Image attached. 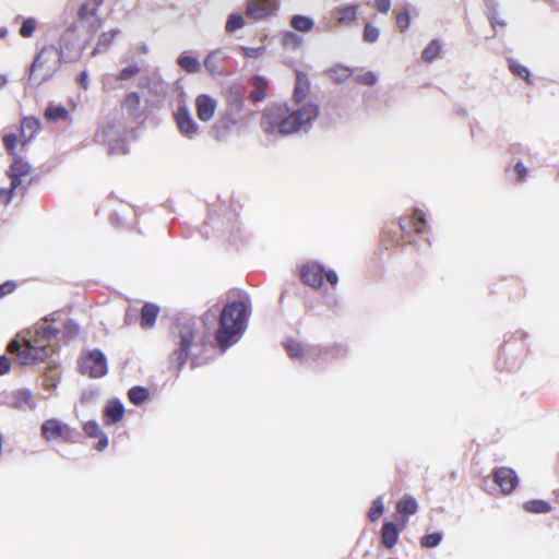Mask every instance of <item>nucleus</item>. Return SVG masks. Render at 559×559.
Returning <instances> with one entry per match:
<instances>
[{
	"label": "nucleus",
	"instance_id": "69168bd1",
	"mask_svg": "<svg viewBox=\"0 0 559 559\" xmlns=\"http://www.w3.org/2000/svg\"><path fill=\"white\" fill-rule=\"evenodd\" d=\"M76 82L82 86V88L87 90L88 88V72L86 70L82 71Z\"/></svg>",
	"mask_w": 559,
	"mask_h": 559
},
{
	"label": "nucleus",
	"instance_id": "4d7b16f0",
	"mask_svg": "<svg viewBox=\"0 0 559 559\" xmlns=\"http://www.w3.org/2000/svg\"><path fill=\"white\" fill-rule=\"evenodd\" d=\"M227 126H229L231 129L241 120V116L238 114H234L230 110H227L223 117H221Z\"/></svg>",
	"mask_w": 559,
	"mask_h": 559
},
{
	"label": "nucleus",
	"instance_id": "e2e57ef3",
	"mask_svg": "<svg viewBox=\"0 0 559 559\" xmlns=\"http://www.w3.org/2000/svg\"><path fill=\"white\" fill-rule=\"evenodd\" d=\"M107 447H108V437L105 432H103L98 437V442L96 443L95 449L97 451H104Z\"/></svg>",
	"mask_w": 559,
	"mask_h": 559
},
{
	"label": "nucleus",
	"instance_id": "cd10ccee",
	"mask_svg": "<svg viewBox=\"0 0 559 559\" xmlns=\"http://www.w3.org/2000/svg\"><path fill=\"white\" fill-rule=\"evenodd\" d=\"M150 395L148 389L145 386L136 385L128 391L130 402L136 406L143 404Z\"/></svg>",
	"mask_w": 559,
	"mask_h": 559
},
{
	"label": "nucleus",
	"instance_id": "4468645a",
	"mask_svg": "<svg viewBox=\"0 0 559 559\" xmlns=\"http://www.w3.org/2000/svg\"><path fill=\"white\" fill-rule=\"evenodd\" d=\"M9 405L19 411H34L37 406L36 399L28 389H20L11 394Z\"/></svg>",
	"mask_w": 559,
	"mask_h": 559
},
{
	"label": "nucleus",
	"instance_id": "a878e982",
	"mask_svg": "<svg viewBox=\"0 0 559 559\" xmlns=\"http://www.w3.org/2000/svg\"><path fill=\"white\" fill-rule=\"evenodd\" d=\"M290 25L298 32L307 33L313 28L314 21L310 16L296 14L292 16Z\"/></svg>",
	"mask_w": 559,
	"mask_h": 559
},
{
	"label": "nucleus",
	"instance_id": "ddd939ff",
	"mask_svg": "<svg viewBox=\"0 0 559 559\" xmlns=\"http://www.w3.org/2000/svg\"><path fill=\"white\" fill-rule=\"evenodd\" d=\"M324 267L317 262H308L300 270V277L302 282L314 288L319 289L323 285Z\"/></svg>",
	"mask_w": 559,
	"mask_h": 559
},
{
	"label": "nucleus",
	"instance_id": "7ed1b4c3",
	"mask_svg": "<svg viewBox=\"0 0 559 559\" xmlns=\"http://www.w3.org/2000/svg\"><path fill=\"white\" fill-rule=\"evenodd\" d=\"M171 334L177 347L171 354L170 366L180 370L188 358L195 364L198 357L192 349L197 348L201 342L195 319L188 316L178 317L171 329Z\"/></svg>",
	"mask_w": 559,
	"mask_h": 559
},
{
	"label": "nucleus",
	"instance_id": "c03bdc74",
	"mask_svg": "<svg viewBox=\"0 0 559 559\" xmlns=\"http://www.w3.org/2000/svg\"><path fill=\"white\" fill-rule=\"evenodd\" d=\"M243 108V99L238 93H231L228 97V110L233 111L234 114H241V110Z\"/></svg>",
	"mask_w": 559,
	"mask_h": 559
},
{
	"label": "nucleus",
	"instance_id": "2eb2a0df",
	"mask_svg": "<svg viewBox=\"0 0 559 559\" xmlns=\"http://www.w3.org/2000/svg\"><path fill=\"white\" fill-rule=\"evenodd\" d=\"M216 100L207 94H201L195 99L197 115L201 121H210L216 110Z\"/></svg>",
	"mask_w": 559,
	"mask_h": 559
},
{
	"label": "nucleus",
	"instance_id": "3c124183",
	"mask_svg": "<svg viewBox=\"0 0 559 559\" xmlns=\"http://www.w3.org/2000/svg\"><path fill=\"white\" fill-rule=\"evenodd\" d=\"M8 176L11 178V188L9 189V191H4L8 194L7 203L11 201L13 192L17 190L22 185L21 176H17L10 171H8Z\"/></svg>",
	"mask_w": 559,
	"mask_h": 559
},
{
	"label": "nucleus",
	"instance_id": "393cba45",
	"mask_svg": "<svg viewBox=\"0 0 559 559\" xmlns=\"http://www.w3.org/2000/svg\"><path fill=\"white\" fill-rule=\"evenodd\" d=\"M177 63L188 73H197L201 70V63L198 58L187 55L186 52L178 57Z\"/></svg>",
	"mask_w": 559,
	"mask_h": 559
},
{
	"label": "nucleus",
	"instance_id": "ea45409f",
	"mask_svg": "<svg viewBox=\"0 0 559 559\" xmlns=\"http://www.w3.org/2000/svg\"><path fill=\"white\" fill-rule=\"evenodd\" d=\"M380 31L371 23H366L362 32V38L368 44H373L379 39Z\"/></svg>",
	"mask_w": 559,
	"mask_h": 559
},
{
	"label": "nucleus",
	"instance_id": "b1692460",
	"mask_svg": "<svg viewBox=\"0 0 559 559\" xmlns=\"http://www.w3.org/2000/svg\"><path fill=\"white\" fill-rule=\"evenodd\" d=\"M159 308L154 304H145L141 310V326L143 329L152 328L155 324Z\"/></svg>",
	"mask_w": 559,
	"mask_h": 559
},
{
	"label": "nucleus",
	"instance_id": "13d9d810",
	"mask_svg": "<svg viewBox=\"0 0 559 559\" xmlns=\"http://www.w3.org/2000/svg\"><path fill=\"white\" fill-rule=\"evenodd\" d=\"M16 141H17V138L15 134L13 133H9V134H5L3 136V143H4V146L5 148L8 150V152L11 154V155H15L14 154V148H15V144H16Z\"/></svg>",
	"mask_w": 559,
	"mask_h": 559
},
{
	"label": "nucleus",
	"instance_id": "c756f323",
	"mask_svg": "<svg viewBox=\"0 0 559 559\" xmlns=\"http://www.w3.org/2000/svg\"><path fill=\"white\" fill-rule=\"evenodd\" d=\"M31 169L32 167L27 162H25L21 156L14 155L13 163L10 166L9 171L17 176L24 177L29 175Z\"/></svg>",
	"mask_w": 559,
	"mask_h": 559
},
{
	"label": "nucleus",
	"instance_id": "4be33fe9",
	"mask_svg": "<svg viewBox=\"0 0 559 559\" xmlns=\"http://www.w3.org/2000/svg\"><path fill=\"white\" fill-rule=\"evenodd\" d=\"M40 129L39 120L35 118H25L21 123L22 144L26 145L38 133Z\"/></svg>",
	"mask_w": 559,
	"mask_h": 559
},
{
	"label": "nucleus",
	"instance_id": "f257e3e1",
	"mask_svg": "<svg viewBox=\"0 0 559 559\" xmlns=\"http://www.w3.org/2000/svg\"><path fill=\"white\" fill-rule=\"evenodd\" d=\"M308 92L309 81L307 75L297 72L294 88L296 108L290 109L286 104L267 107L261 118L262 130L271 135H288L299 131L308 132L320 112L318 104L305 102Z\"/></svg>",
	"mask_w": 559,
	"mask_h": 559
},
{
	"label": "nucleus",
	"instance_id": "412c9836",
	"mask_svg": "<svg viewBox=\"0 0 559 559\" xmlns=\"http://www.w3.org/2000/svg\"><path fill=\"white\" fill-rule=\"evenodd\" d=\"M124 414L123 404L119 400L109 401L104 409V418L107 425L120 421Z\"/></svg>",
	"mask_w": 559,
	"mask_h": 559
},
{
	"label": "nucleus",
	"instance_id": "6e6552de",
	"mask_svg": "<svg viewBox=\"0 0 559 559\" xmlns=\"http://www.w3.org/2000/svg\"><path fill=\"white\" fill-rule=\"evenodd\" d=\"M180 134L189 140H194L201 134V128L194 120L186 105H181L174 114Z\"/></svg>",
	"mask_w": 559,
	"mask_h": 559
},
{
	"label": "nucleus",
	"instance_id": "bb28decb",
	"mask_svg": "<svg viewBox=\"0 0 559 559\" xmlns=\"http://www.w3.org/2000/svg\"><path fill=\"white\" fill-rule=\"evenodd\" d=\"M69 116V111L66 107L61 105L50 104L45 110V118L49 121H58L67 119Z\"/></svg>",
	"mask_w": 559,
	"mask_h": 559
},
{
	"label": "nucleus",
	"instance_id": "f704fd0d",
	"mask_svg": "<svg viewBox=\"0 0 559 559\" xmlns=\"http://www.w3.org/2000/svg\"><path fill=\"white\" fill-rule=\"evenodd\" d=\"M350 70L343 66H336L329 70V76L336 83H343L350 76Z\"/></svg>",
	"mask_w": 559,
	"mask_h": 559
},
{
	"label": "nucleus",
	"instance_id": "c9c22d12",
	"mask_svg": "<svg viewBox=\"0 0 559 559\" xmlns=\"http://www.w3.org/2000/svg\"><path fill=\"white\" fill-rule=\"evenodd\" d=\"M140 96L138 93L135 92H132V93H129L126 98H124V102H123V106L127 108V110L132 115V116H136L138 112H139V108H140Z\"/></svg>",
	"mask_w": 559,
	"mask_h": 559
},
{
	"label": "nucleus",
	"instance_id": "5701e85b",
	"mask_svg": "<svg viewBox=\"0 0 559 559\" xmlns=\"http://www.w3.org/2000/svg\"><path fill=\"white\" fill-rule=\"evenodd\" d=\"M253 90L250 92V99L254 103H260L266 97L267 81L262 75H254L252 78Z\"/></svg>",
	"mask_w": 559,
	"mask_h": 559
},
{
	"label": "nucleus",
	"instance_id": "0e129e2a",
	"mask_svg": "<svg viewBox=\"0 0 559 559\" xmlns=\"http://www.w3.org/2000/svg\"><path fill=\"white\" fill-rule=\"evenodd\" d=\"M323 276H325L326 281L332 285L335 286L338 283V276L336 272L333 270L325 271L323 273Z\"/></svg>",
	"mask_w": 559,
	"mask_h": 559
},
{
	"label": "nucleus",
	"instance_id": "dca6fc26",
	"mask_svg": "<svg viewBox=\"0 0 559 559\" xmlns=\"http://www.w3.org/2000/svg\"><path fill=\"white\" fill-rule=\"evenodd\" d=\"M493 480L500 489H515L519 485L516 473L509 467H498L493 471Z\"/></svg>",
	"mask_w": 559,
	"mask_h": 559
},
{
	"label": "nucleus",
	"instance_id": "9b49d317",
	"mask_svg": "<svg viewBox=\"0 0 559 559\" xmlns=\"http://www.w3.org/2000/svg\"><path fill=\"white\" fill-rule=\"evenodd\" d=\"M280 0H248L246 3L247 16L254 20H262L277 10Z\"/></svg>",
	"mask_w": 559,
	"mask_h": 559
},
{
	"label": "nucleus",
	"instance_id": "49530a36",
	"mask_svg": "<svg viewBox=\"0 0 559 559\" xmlns=\"http://www.w3.org/2000/svg\"><path fill=\"white\" fill-rule=\"evenodd\" d=\"M485 1V4H486V8L488 10V19L490 21V24L492 26V28H495L496 24H500V25H506L504 22H499L497 19H496V10H497V7H498V2L497 0H484Z\"/></svg>",
	"mask_w": 559,
	"mask_h": 559
},
{
	"label": "nucleus",
	"instance_id": "f8f14e48",
	"mask_svg": "<svg viewBox=\"0 0 559 559\" xmlns=\"http://www.w3.org/2000/svg\"><path fill=\"white\" fill-rule=\"evenodd\" d=\"M229 59L225 49H215L204 59V67L213 76L226 74V62Z\"/></svg>",
	"mask_w": 559,
	"mask_h": 559
},
{
	"label": "nucleus",
	"instance_id": "a18cd8bd",
	"mask_svg": "<svg viewBox=\"0 0 559 559\" xmlns=\"http://www.w3.org/2000/svg\"><path fill=\"white\" fill-rule=\"evenodd\" d=\"M35 28L36 20L34 17H27L22 22L20 35L24 38H29L33 36Z\"/></svg>",
	"mask_w": 559,
	"mask_h": 559
},
{
	"label": "nucleus",
	"instance_id": "bf43d9fd",
	"mask_svg": "<svg viewBox=\"0 0 559 559\" xmlns=\"http://www.w3.org/2000/svg\"><path fill=\"white\" fill-rule=\"evenodd\" d=\"M66 335L69 337H73L79 334L80 326L73 320H68L64 324Z\"/></svg>",
	"mask_w": 559,
	"mask_h": 559
},
{
	"label": "nucleus",
	"instance_id": "39448f33",
	"mask_svg": "<svg viewBox=\"0 0 559 559\" xmlns=\"http://www.w3.org/2000/svg\"><path fill=\"white\" fill-rule=\"evenodd\" d=\"M9 352L16 355V358L22 365H32L37 361H43L49 356V348L46 344H40L37 341L24 340L19 342L12 340L8 345Z\"/></svg>",
	"mask_w": 559,
	"mask_h": 559
},
{
	"label": "nucleus",
	"instance_id": "c85d7f7f",
	"mask_svg": "<svg viewBox=\"0 0 559 559\" xmlns=\"http://www.w3.org/2000/svg\"><path fill=\"white\" fill-rule=\"evenodd\" d=\"M418 506L414 498L406 497L400 500L396 504L397 513L404 515L405 518L415 514L417 512Z\"/></svg>",
	"mask_w": 559,
	"mask_h": 559
},
{
	"label": "nucleus",
	"instance_id": "79ce46f5",
	"mask_svg": "<svg viewBox=\"0 0 559 559\" xmlns=\"http://www.w3.org/2000/svg\"><path fill=\"white\" fill-rule=\"evenodd\" d=\"M288 356L293 359L301 358L304 355V348L300 343L295 341H288L284 344Z\"/></svg>",
	"mask_w": 559,
	"mask_h": 559
},
{
	"label": "nucleus",
	"instance_id": "864d4df0",
	"mask_svg": "<svg viewBox=\"0 0 559 559\" xmlns=\"http://www.w3.org/2000/svg\"><path fill=\"white\" fill-rule=\"evenodd\" d=\"M84 432L90 438H98L103 433V431L100 430L98 424L96 421H94V420L87 421L84 425Z\"/></svg>",
	"mask_w": 559,
	"mask_h": 559
},
{
	"label": "nucleus",
	"instance_id": "09e8293b",
	"mask_svg": "<svg viewBox=\"0 0 559 559\" xmlns=\"http://www.w3.org/2000/svg\"><path fill=\"white\" fill-rule=\"evenodd\" d=\"M139 73H140V67L138 64H131L129 67L123 68L119 72L117 80L128 81V80L133 79Z\"/></svg>",
	"mask_w": 559,
	"mask_h": 559
},
{
	"label": "nucleus",
	"instance_id": "603ef678",
	"mask_svg": "<svg viewBox=\"0 0 559 559\" xmlns=\"http://www.w3.org/2000/svg\"><path fill=\"white\" fill-rule=\"evenodd\" d=\"M509 176L512 174L515 176L516 181H523L527 175V168L522 162H518L512 170H508Z\"/></svg>",
	"mask_w": 559,
	"mask_h": 559
},
{
	"label": "nucleus",
	"instance_id": "5fc2aeb1",
	"mask_svg": "<svg viewBox=\"0 0 559 559\" xmlns=\"http://www.w3.org/2000/svg\"><path fill=\"white\" fill-rule=\"evenodd\" d=\"M409 23L411 17L407 10H404L396 15V25L402 32L408 28Z\"/></svg>",
	"mask_w": 559,
	"mask_h": 559
},
{
	"label": "nucleus",
	"instance_id": "8fccbe9b",
	"mask_svg": "<svg viewBox=\"0 0 559 559\" xmlns=\"http://www.w3.org/2000/svg\"><path fill=\"white\" fill-rule=\"evenodd\" d=\"M301 44V38L294 32H287L283 36V45L288 48H297Z\"/></svg>",
	"mask_w": 559,
	"mask_h": 559
},
{
	"label": "nucleus",
	"instance_id": "9d476101",
	"mask_svg": "<svg viewBox=\"0 0 559 559\" xmlns=\"http://www.w3.org/2000/svg\"><path fill=\"white\" fill-rule=\"evenodd\" d=\"M76 432L62 421L51 418L41 425V436L45 440L69 441Z\"/></svg>",
	"mask_w": 559,
	"mask_h": 559
},
{
	"label": "nucleus",
	"instance_id": "e433bc0d",
	"mask_svg": "<svg viewBox=\"0 0 559 559\" xmlns=\"http://www.w3.org/2000/svg\"><path fill=\"white\" fill-rule=\"evenodd\" d=\"M245 26V20L243 17L238 13H231L227 17V22L225 25V29L227 33H234L237 29H240Z\"/></svg>",
	"mask_w": 559,
	"mask_h": 559
},
{
	"label": "nucleus",
	"instance_id": "680f3d73",
	"mask_svg": "<svg viewBox=\"0 0 559 559\" xmlns=\"http://www.w3.org/2000/svg\"><path fill=\"white\" fill-rule=\"evenodd\" d=\"M377 10L381 13H386L391 8V0H374Z\"/></svg>",
	"mask_w": 559,
	"mask_h": 559
},
{
	"label": "nucleus",
	"instance_id": "473e14b6",
	"mask_svg": "<svg viewBox=\"0 0 559 559\" xmlns=\"http://www.w3.org/2000/svg\"><path fill=\"white\" fill-rule=\"evenodd\" d=\"M441 44L439 40H431L421 52V59L426 62H431L440 52Z\"/></svg>",
	"mask_w": 559,
	"mask_h": 559
},
{
	"label": "nucleus",
	"instance_id": "37998d69",
	"mask_svg": "<svg viewBox=\"0 0 559 559\" xmlns=\"http://www.w3.org/2000/svg\"><path fill=\"white\" fill-rule=\"evenodd\" d=\"M383 511H384L383 502L380 498H378L372 502V506L368 511V519L371 522H376L383 514Z\"/></svg>",
	"mask_w": 559,
	"mask_h": 559
},
{
	"label": "nucleus",
	"instance_id": "72a5a7b5",
	"mask_svg": "<svg viewBox=\"0 0 559 559\" xmlns=\"http://www.w3.org/2000/svg\"><path fill=\"white\" fill-rule=\"evenodd\" d=\"M524 509L531 513H547L551 510V507L544 500H531L525 502Z\"/></svg>",
	"mask_w": 559,
	"mask_h": 559
},
{
	"label": "nucleus",
	"instance_id": "aec40b11",
	"mask_svg": "<svg viewBox=\"0 0 559 559\" xmlns=\"http://www.w3.org/2000/svg\"><path fill=\"white\" fill-rule=\"evenodd\" d=\"M401 530L393 522H385L381 527V543L385 548H393L397 542Z\"/></svg>",
	"mask_w": 559,
	"mask_h": 559
},
{
	"label": "nucleus",
	"instance_id": "de8ad7c7",
	"mask_svg": "<svg viewBox=\"0 0 559 559\" xmlns=\"http://www.w3.org/2000/svg\"><path fill=\"white\" fill-rule=\"evenodd\" d=\"M355 81L361 85L373 86L378 82V76L376 75L374 72L367 71L362 74L356 75Z\"/></svg>",
	"mask_w": 559,
	"mask_h": 559
},
{
	"label": "nucleus",
	"instance_id": "f03ea898",
	"mask_svg": "<svg viewBox=\"0 0 559 559\" xmlns=\"http://www.w3.org/2000/svg\"><path fill=\"white\" fill-rule=\"evenodd\" d=\"M250 312V302L247 300L228 302L222 309L219 314L218 329L215 334L222 353L238 342V340L245 333Z\"/></svg>",
	"mask_w": 559,
	"mask_h": 559
},
{
	"label": "nucleus",
	"instance_id": "6ab92c4d",
	"mask_svg": "<svg viewBox=\"0 0 559 559\" xmlns=\"http://www.w3.org/2000/svg\"><path fill=\"white\" fill-rule=\"evenodd\" d=\"M358 8V4L337 7L332 11V15L335 16L338 25H347L356 20Z\"/></svg>",
	"mask_w": 559,
	"mask_h": 559
},
{
	"label": "nucleus",
	"instance_id": "20e7f679",
	"mask_svg": "<svg viewBox=\"0 0 559 559\" xmlns=\"http://www.w3.org/2000/svg\"><path fill=\"white\" fill-rule=\"evenodd\" d=\"M62 62H71V60L62 56L58 47L53 45L44 47L29 67L28 83L38 86L50 80Z\"/></svg>",
	"mask_w": 559,
	"mask_h": 559
},
{
	"label": "nucleus",
	"instance_id": "1a4fd4ad",
	"mask_svg": "<svg viewBox=\"0 0 559 559\" xmlns=\"http://www.w3.org/2000/svg\"><path fill=\"white\" fill-rule=\"evenodd\" d=\"M62 56L70 58L71 61L78 59L81 53V47L78 36V26L71 24L61 35L59 48Z\"/></svg>",
	"mask_w": 559,
	"mask_h": 559
},
{
	"label": "nucleus",
	"instance_id": "774afa93",
	"mask_svg": "<svg viewBox=\"0 0 559 559\" xmlns=\"http://www.w3.org/2000/svg\"><path fill=\"white\" fill-rule=\"evenodd\" d=\"M139 51L143 52V53H146L148 51L147 46L142 45L141 47H139Z\"/></svg>",
	"mask_w": 559,
	"mask_h": 559
},
{
	"label": "nucleus",
	"instance_id": "a19ab883",
	"mask_svg": "<svg viewBox=\"0 0 559 559\" xmlns=\"http://www.w3.org/2000/svg\"><path fill=\"white\" fill-rule=\"evenodd\" d=\"M441 539H442V534L439 532L426 534L420 539V546L423 548H433L440 544Z\"/></svg>",
	"mask_w": 559,
	"mask_h": 559
},
{
	"label": "nucleus",
	"instance_id": "0eeeda50",
	"mask_svg": "<svg viewBox=\"0 0 559 559\" xmlns=\"http://www.w3.org/2000/svg\"><path fill=\"white\" fill-rule=\"evenodd\" d=\"M80 369L91 378H102L108 372L107 358L100 349H93L82 359Z\"/></svg>",
	"mask_w": 559,
	"mask_h": 559
},
{
	"label": "nucleus",
	"instance_id": "2f4dec72",
	"mask_svg": "<svg viewBox=\"0 0 559 559\" xmlns=\"http://www.w3.org/2000/svg\"><path fill=\"white\" fill-rule=\"evenodd\" d=\"M59 334V331L52 326H41L36 330L37 338L35 341L39 342L40 344H45V342H50L51 340H55Z\"/></svg>",
	"mask_w": 559,
	"mask_h": 559
},
{
	"label": "nucleus",
	"instance_id": "338daca9",
	"mask_svg": "<svg viewBox=\"0 0 559 559\" xmlns=\"http://www.w3.org/2000/svg\"><path fill=\"white\" fill-rule=\"evenodd\" d=\"M10 370V361L5 356H0V376L5 374Z\"/></svg>",
	"mask_w": 559,
	"mask_h": 559
},
{
	"label": "nucleus",
	"instance_id": "423d86ee",
	"mask_svg": "<svg viewBox=\"0 0 559 559\" xmlns=\"http://www.w3.org/2000/svg\"><path fill=\"white\" fill-rule=\"evenodd\" d=\"M96 139L108 145L111 154H126L128 152L124 140V129L120 123L107 122L97 132Z\"/></svg>",
	"mask_w": 559,
	"mask_h": 559
},
{
	"label": "nucleus",
	"instance_id": "4c0bfd02",
	"mask_svg": "<svg viewBox=\"0 0 559 559\" xmlns=\"http://www.w3.org/2000/svg\"><path fill=\"white\" fill-rule=\"evenodd\" d=\"M231 131V128L227 126L222 119H218L212 127L213 136L216 140L225 139Z\"/></svg>",
	"mask_w": 559,
	"mask_h": 559
},
{
	"label": "nucleus",
	"instance_id": "a211bd4d",
	"mask_svg": "<svg viewBox=\"0 0 559 559\" xmlns=\"http://www.w3.org/2000/svg\"><path fill=\"white\" fill-rule=\"evenodd\" d=\"M314 350L316 353L313 355L324 360L341 359L347 355V347L342 343H334L326 346H320Z\"/></svg>",
	"mask_w": 559,
	"mask_h": 559
},
{
	"label": "nucleus",
	"instance_id": "6e6d98bb",
	"mask_svg": "<svg viewBox=\"0 0 559 559\" xmlns=\"http://www.w3.org/2000/svg\"><path fill=\"white\" fill-rule=\"evenodd\" d=\"M240 50L246 58H258L264 52L265 48L264 47L252 48V47L240 46Z\"/></svg>",
	"mask_w": 559,
	"mask_h": 559
},
{
	"label": "nucleus",
	"instance_id": "f3484780",
	"mask_svg": "<svg viewBox=\"0 0 559 559\" xmlns=\"http://www.w3.org/2000/svg\"><path fill=\"white\" fill-rule=\"evenodd\" d=\"M400 227L403 231L409 233L411 230H415L417 234L425 233L426 228V218L423 211L416 209L412 216L401 218Z\"/></svg>",
	"mask_w": 559,
	"mask_h": 559
},
{
	"label": "nucleus",
	"instance_id": "58836bf2",
	"mask_svg": "<svg viewBox=\"0 0 559 559\" xmlns=\"http://www.w3.org/2000/svg\"><path fill=\"white\" fill-rule=\"evenodd\" d=\"M119 32L120 31L118 28H115L108 33H103L98 39L97 46L94 49L93 53H95L96 51H99L100 48H104V49L108 48L109 45L111 44V41L114 40V38L119 34Z\"/></svg>",
	"mask_w": 559,
	"mask_h": 559
},
{
	"label": "nucleus",
	"instance_id": "052dcab7",
	"mask_svg": "<svg viewBox=\"0 0 559 559\" xmlns=\"http://www.w3.org/2000/svg\"><path fill=\"white\" fill-rule=\"evenodd\" d=\"M16 285L12 281H8L0 285V298L5 296L7 294L12 293L15 289Z\"/></svg>",
	"mask_w": 559,
	"mask_h": 559
},
{
	"label": "nucleus",
	"instance_id": "7c9ffc66",
	"mask_svg": "<svg viewBox=\"0 0 559 559\" xmlns=\"http://www.w3.org/2000/svg\"><path fill=\"white\" fill-rule=\"evenodd\" d=\"M509 70L512 72V74L525 80L528 84H531V72L530 70L521 64L515 59H509Z\"/></svg>",
	"mask_w": 559,
	"mask_h": 559
}]
</instances>
